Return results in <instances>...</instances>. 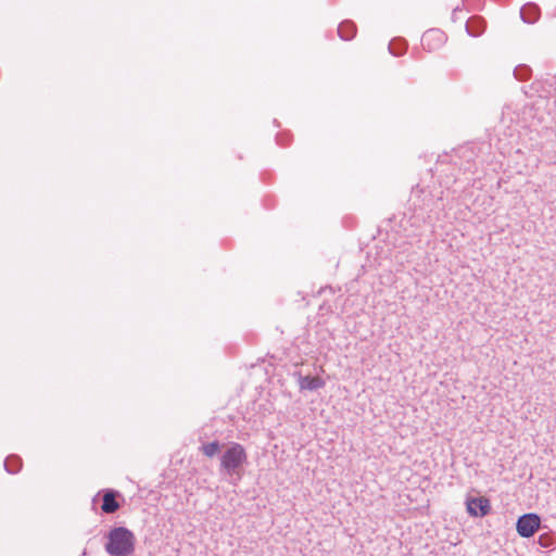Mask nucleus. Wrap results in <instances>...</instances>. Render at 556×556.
Returning <instances> with one entry per match:
<instances>
[{
    "instance_id": "f257e3e1",
    "label": "nucleus",
    "mask_w": 556,
    "mask_h": 556,
    "mask_svg": "<svg viewBox=\"0 0 556 556\" xmlns=\"http://www.w3.org/2000/svg\"><path fill=\"white\" fill-rule=\"evenodd\" d=\"M104 551L110 556H132L136 549V535L126 527L112 528L104 535Z\"/></svg>"
},
{
    "instance_id": "f03ea898",
    "label": "nucleus",
    "mask_w": 556,
    "mask_h": 556,
    "mask_svg": "<svg viewBox=\"0 0 556 556\" xmlns=\"http://www.w3.org/2000/svg\"><path fill=\"white\" fill-rule=\"evenodd\" d=\"M247 459L244 447L239 443H231L220 457V467L229 476L239 475Z\"/></svg>"
},
{
    "instance_id": "7ed1b4c3",
    "label": "nucleus",
    "mask_w": 556,
    "mask_h": 556,
    "mask_svg": "<svg viewBox=\"0 0 556 556\" xmlns=\"http://www.w3.org/2000/svg\"><path fill=\"white\" fill-rule=\"evenodd\" d=\"M541 527L539 515L529 513L520 516L516 523L517 533L521 538H531Z\"/></svg>"
},
{
    "instance_id": "20e7f679",
    "label": "nucleus",
    "mask_w": 556,
    "mask_h": 556,
    "mask_svg": "<svg viewBox=\"0 0 556 556\" xmlns=\"http://www.w3.org/2000/svg\"><path fill=\"white\" fill-rule=\"evenodd\" d=\"M466 506L468 514L473 517H484L491 510L490 501L483 496L468 498Z\"/></svg>"
},
{
    "instance_id": "39448f33",
    "label": "nucleus",
    "mask_w": 556,
    "mask_h": 556,
    "mask_svg": "<svg viewBox=\"0 0 556 556\" xmlns=\"http://www.w3.org/2000/svg\"><path fill=\"white\" fill-rule=\"evenodd\" d=\"M444 42V34L439 29H429L421 37V45L425 49L431 51Z\"/></svg>"
},
{
    "instance_id": "423d86ee",
    "label": "nucleus",
    "mask_w": 556,
    "mask_h": 556,
    "mask_svg": "<svg viewBox=\"0 0 556 556\" xmlns=\"http://www.w3.org/2000/svg\"><path fill=\"white\" fill-rule=\"evenodd\" d=\"M118 492L114 490H106L103 494V503L101 509L105 514H113L119 509L121 505L116 501Z\"/></svg>"
},
{
    "instance_id": "0eeeda50",
    "label": "nucleus",
    "mask_w": 556,
    "mask_h": 556,
    "mask_svg": "<svg viewBox=\"0 0 556 556\" xmlns=\"http://www.w3.org/2000/svg\"><path fill=\"white\" fill-rule=\"evenodd\" d=\"M485 21L481 16H472L466 23V30L472 37L480 36L485 29Z\"/></svg>"
},
{
    "instance_id": "6e6552de",
    "label": "nucleus",
    "mask_w": 556,
    "mask_h": 556,
    "mask_svg": "<svg viewBox=\"0 0 556 556\" xmlns=\"http://www.w3.org/2000/svg\"><path fill=\"white\" fill-rule=\"evenodd\" d=\"M325 386L320 377L299 376V387L301 390L315 391Z\"/></svg>"
},
{
    "instance_id": "1a4fd4ad",
    "label": "nucleus",
    "mask_w": 556,
    "mask_h": 556,
    "mask_svg": "<svg viewBox=\"0 0 556 556\" xmlns=\"http://www.w3.org/2000/svg\"><path fill=\"white\" fill-rule=\"evenodd\" d=\"M520 16L523 22L533 24L540 16V9L536 4L533 3L525 4L520 10Z\"/></svg>"
},
{
    "instance_id": "9d476101",
    "label": "nucleus",
    "mask_w": 556,
    "mask_h": 556,
    "mask_svg": "<svg viewBox=\"0 0 556 556\" xmlns=\"http://www.w3.org/2000/svg\"><path fill=\"white\" fill-rule=\"evenodd\" d=\"M338 34L341 39L351 40L356 34V26L351 21H344L339 25Z\"/></svg>"
},
{
    "instance_id": "9b49d317",
    "label": "nucleus",
    "mask_w": 556,
    "mask_h": 556,
    "mask_svg": "<svg viewBox=\"0 0 556 556\" xmlns=\"http://www.w3.org/2000/svg\"><path fill=\"white\" fill-rule=\"evenodd\" d=\"M406 48L407 43L402 38H395L389 43L390 53L396 56L402 55L406 51Z\"/></svg>"
},
{
    "instance_id": "f8f14e48",
    "label": "nucleus",
    "mask_w": 556,
    "mask_h": 556,
    "mask_svg": "<svg viewBox=\"0 0 556 556\" xmlns=\"http://www.w3.org/2000/svg\"><path fill=\"white\" fill-rule=\"evenodd\" d=\"M22 467V459L17 455L9 456L4 462V468L9 473H16Z\"/></svg>"
},
{
    "instance_id": "ddd939ff",
    "label": "nucleus",
    "mask_w": 556,
    "mask_h": 556,
    "mask_svg": "<svg viewBox=\"0 0 556 556\" xmlns=\"http://www.w3.org/2000/svg\"><path fill=\"white\" fill-rule=\"evenodd\" d=\"M514 76L521 81L528 80L531 76V68L528 65H518L514 70Z\"/></svg>"
},
{
    "instance_id": "4468645a",
    "label": "nucleus",
    "mask_w": 556,
    "mask_h": 556,
    "mask_svg": "<svg viewBox=\"0 0 556 556\" xmlns=\"http://www.w3.org/2000/svg\"><path fill=\"white\" fill-rule=\"evenodd\" d=\"M220 448L218 441H213L201 446L202 453L207 457H213L217 454Z\"/></svg>"
},
{
    "instance_id": "2eb2a0df",
    "label": "nucleus",
    "mask_w": 556,
    "mask_h": 556,
    "mask_svg": "<svg viewBox=\"0 0 556 556\" xmlns=\"http://www.w3.org/2000/svg\"><path fill=\"white\" fill-rule=\"evenodd\" d=\"M538 543L540 546L547 548L554 545V540L548 533H543L539 536Z\"/></svg>"
}]
</instances>
